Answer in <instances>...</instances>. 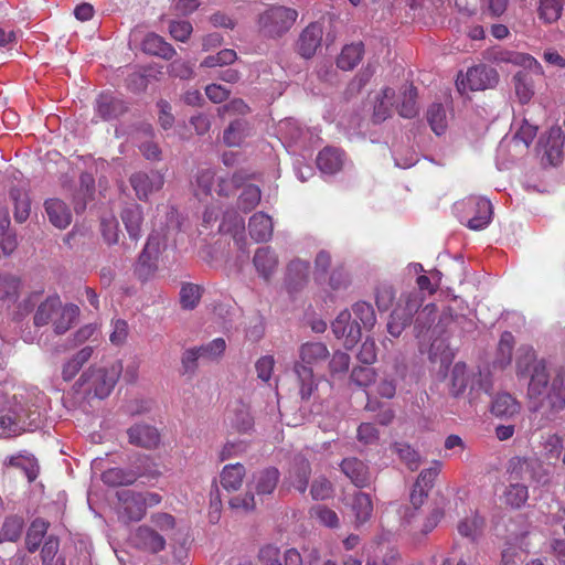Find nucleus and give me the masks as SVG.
I'll return each instance as SVG.
<instances>
[{"label": "nucleus", "instance_id": "9d476101", "mask_svg": "<svg viewBox=\"0 0 565 565\" xmlns=\"http://www.w3.org/2000/svg\"><path fill=\"white\" fill-rule=\"evenodd\" d=\"M164 248L163 239L157 232L151 233L136 264V274L142 280L150 279L158 270V262Z\"/></svg>", "mask_w": 565, "mask_h": 565}, {"label": "nucleus", "instance_id": "3c124183", "mask_svg": "<svg viewBox=\"0 0 565 565\" xmlns=\"http://www.w3.org/2000/svg\"><path fill=\"white\" fill-rule=\"evenodd\" d=\"M427 121L431 130L440 136L447 128L446 109L441 104H433L427 110Z\"/></svg>", "mask_w": 565, "mask_h": 565}, {"label": "nucleus", "instance_id": "e433bc0d", "mask_svg": "<svg viewBox=\"0 0 565 565\" xmlns=\"http://www.w3.org/2000/svg\"><path fill=\"white\" fill-rule=\"evenodd\" d=\"M529 499L527 486L519 481H510L503 492V500L512 509L522 508Z\"/></svg>", "mask_w": 565, "mask_h": 565}, {"label": "nucleus", "instance_id": "a878e982", "mask_svg": "<svg viewBox=\"0 0 565 565\" xmlns=\"http://www.w3.org/2000/svg\"><path fill=\"white\" fill-rule=\"evenodd\" d=\"M45 211L54 226L66 228L71 224L72 213L63 201L58 199L47 200L45 202Z\"/></svg>", "mask_w": 565, "mask_h": 565}, {"label": "nucleus", "instance_id": "338daca9", "mask_svg": "<svg viewBox=\"0 0 565 565\" xmlns=\"http://www.w3.org/2000/svg\"><path fill=\"white\" fill-rule=\"evenodd\" d=\"M331 265V255L327 250H320L315 258L313 276L317 281L326 280Z\"/></svg>", "mask_w": 565, "mask_h": 565}, {"label": "nucleus", "instance_id": "79ce46f5", "mask_svg": "<svg viewBox=\"0 0 565 565\" xmlns=\"http://www.w3.org/2000/svg\"><path fill=\"white\" fill-rule=\"evenodd\" d=\"M475 206L476 215L468 221L467 225L469 228L478 231L482 230L490 223L492 216V204L489 200L476 199Z\"/></svg>", "mask_w": 565, "mask_h": 565}, {"label": "nucleus", "instance_id": "603ef678", "mask_svg": "<svg viewBox=\"0 0 565 565\" xmlns=\"http://www.w3.org/2000/svg\"><path fill=\"white\" fill-rule=\"evenodd\" d=\"M102 479L108 486L118 487L131 484L137 479V475L121 468H110L104 471Z\"/></svg>", "mask_w": 565, "mask_h": 565}, {"label": "nucleus", "instance_id": "f03ea898", "mask_svg": "<svg viewBox=\"0 0 565 565\" xmlns=\"http://www.w3.org/2000/svg\"><path fill=\"white\" fill-rule=\"evenodd\" d=\"M436 306L430 303L425 306L415 320V334L420 342L431 341L428 356L431 362L439 361L441 365L450 363L454 354L446 344L447 328L452 322L451 310L444 311L438 321Z\"/></svg>", "mask_w": 565, "mask_h": 565}, {"label": "nucleus", "instance_id": "f8f14e48", "mask_svg": "<svg viewBox=\"0 0 565 565\" xmlns=\"http://www.w3.org/2000/svg\"><path fill=\"white\" fill-rule=\"evenodd\" d=\"M130 184L139 200H147L149 195L163 186L164 175L157 170L150 172L139 171L130 177Z\"/></svg>", "mask_w": 565, "mask_h": 565}, {"label": "nucleus", "instance_id": "1a4fd4ad", "mask_svg": "<svg viewBox=\"0 0 565 565\" xmlns=\"http://www.w3.org/2000/svg\"><path fill=\"white\" fill-rule=\"evenodd\" d=\"M298 13L285 6H271L258 14L256 25L260 34L277 38L286 33L296 22Z\"/></svg>", "mask_w": 565, "mask_h": 565}, {"label": "nucleus", "instance_id": "ea45409f", "mask_svg": "<svg viewBox=\"0 0 565 565\" xmlns=\"http://www.w3.org/2000/svg\"><path fill=\"white\" fill-rule=\"evenodd\" d=\"M79 315V308L75 305H60V309L53 320L54 331L57 334H63L76 321Z\"/></svg>", "mask_w": 565, "mask_h": 565}, {"label": "nucleus", "instance_id": "f704fd0d", "mask_svg": "<svg viewBox=\"0 0 565 565\" xmlns=\"http://www.w3.org/2000/svg\"><path fill=\"white\" fill-rule=\"evenodd\" d=\"M417 88L412 84L405 85L401 92V102L397 104V111L404 118H414L418 114Z\"/></svg>", "mask_w": 565, "mask_h": 565}, {"label": "nucleus", "instance_id": "2f4dec72", "mask_svg": "<svg viewBox=\"0 0 565 565\" xmlns=\"http://www.w3.org/2000/svg\"><path fill=\"white\" fill-rule=\"evenodd\" d=\"M222 227L225 232L232 235L234 244L243 254H245L246 231L244 220L227 213L224 217Z\"/></svg>", "mask_w": 565, "mask_h": 565}, {"label": "nucleus", "instance_id": "bb28decb", "mask_svg": "<svg viewBox=\"0 0 565 565\" xmlns=\"http://www.w3.org/2000/svg\"><path fill=\"white\" fill-rule=\"evenodd\" d=\"M279 470L275 467H268L254 476L255 492L258 497L269 495L276 489L279 481Z\"/></svg>", "mask_w": 565, "mask_h": 565}, {"label": "nucleus", "instance_id": "49530a36", "mask_svg": "<svg viewBox=\"0 0 565 565\" xmlns=\"http://www.w3.org/2000/svg\"><path fill=\"white\" fill-rule=\"evenodd\" d=\"M352 312L355 317L353 321L359 322L361 329L371 330L376 323V315L371 303L358 301L352 306Z\"/></svg>", "mask_w": 565, "mask_h": 565}, {"label": "nucleus", "instance_id": "aec40b11", "mask_svg": "<svg viewBox=\"0 0 565 565\" xmlns=\"http://www.w3.org/2000/svg\"><path fill=\"white\" fill-rule=\"evenodd\" d=\"M121 221L124 223L125 230L130 238L137 244L142 234V223H143V211L142 207L136 203L127 204L121 213Z\"/></svg>", "mask_w": 565, "mask_h": 565}, {"label": "nucleus", "instance_id": "39448f33", "mask_svg": "<svg viewBox=\"0 0 565 565\" xmlns=\"http://www.w3.org/2000/svg\"><path fill=\"white\" fill-rule=\"evenodd\" d=\"M298 356L299 360L295 362L294 371L299 381L301 398L308 399L317 388L312 367L326 362L330 352L322 342H305L298 349Z\"/></svg>", "mask_w": 565, "mask_h": 565}, {"label": "nucleus", "instance_id": "a211bd4d", "mask_svg": "<svg viewBox=\"0 0 565 565\" xmlns=\"http://www.w3.org/2000/svg\"><path fill=\"white\" fill-rule=\"evenodd\" d=\"M466 81L470 90H484L495 87L499 75L493 67L477 65L468 70Z\"/></svg>", "mask_w": 565, "mask_h": 565}, {"label": "nucleus", "instance_id": "0e129e2a", "mask_svg": "<svg viewBox=\"0 0 565 565\" xmlns=\"http://www.w3.org/2000/svg\"><path fill=\"white\" fill-rule=\"evenodd\" d=\"M236 60V52L230 49L222 50L215 55H209L206 56L203 62L202 66L205 67H216V66H223L232 64Z\"/></svg>", "mask_w": 565, "mask_h": 565}, {"label": "nucleus", "instance_id": "8fccbe9b", "mask_svg": "<svg viewBox=\"0 0 565 565\" xmlns=\"http://www.w3.org/2000/svg\"><path fill=\"white\" fill-rule=\"evenodd\" d=\"M226 341L223 338H215L207 343L198 345L202 360L218 362L226 350Z\"/></svg>", "mask_w": 565, "mask_h": 565}, {"label": "nucleus", "instance_id": "f3484780", "mask_svg": "<svg viewBox=\"0 0 565 565\" xmlns=\"http://www.w3.org/2000/svg\"><path fill=\"white\" fill-rule=\"evenodd\" d=\"M340 468L351 482L359 488L369 487L373 481L369 466L356 457L344 458Z\"/></svg>", "mask_w": 565, "mask_h": 565}, {"label": "nucleus", "instance_id": "ddd939ff", "mask_svg": "<svg viewBox=\"0 0 565 565\" xmlns=\"http://www.w3.org/2000/svg\"><path fill=\"white\" fill-rule=\"evenodd\" d=\"M119 500L118 513L124 521H139L146 513L141 493L124 489L117 492Z\"/></svg>", "mask_w": 565, "mask_h": 565}, {"label": "nucleus", "instance_id": "774afa93", "mask_svg": "<svg viewBox=\"0 0 565 565\" xmlns=\"http://www.w3.org/2000/svg\"><path fill=\"white\" fill-rule=\"evenodd\" d=\"M333 492L332 483L324 477L317 478L311 486L310 493L315 500H326Z\"/></svg>", "mask_w": 565, "mask_h": 565}, {"label": "nucleus", "instance_id": "0eeeda50", "mask_svg": "<svg viewBox=\"0 0 565 565\" xmlns=\"http://www.w3.org/2000/svg\"><path fill=\"white\" fill-rule=\"evenodd\" d=\"M469 386V403H476L482 394L489 395L492 383L488 374L481 372L470 374L467 365L457 362L450 373V394L455 397L461 396Z\"/></svg>", "mask_w": 565, "mask_h": 565}, {"label": "nucleus", "instance_id": "4c0bfd02", "mask_svg": "<svg viewBox=\"0 0 565 565\" xmlns=\"http://www.w3.org/2000/svg\"><path fill=\"white\" fill-rule=\"evenodd\" d=\"M61 300L57 296H50L38 307L34 315V324L36 327L46 326L53 320L60 309Z\"/></svg>", "mask_w": 565, "mask_h": 565}, {"label": "nucleus", "instance_id": "c756f323", "mask_svg": "<svg viewBox=\"0 0 565 565\" xmlns=\"http://www.w3.org/2000/svg\"><path fill=\"white\" fill-rule=\"evenodd\" d=\"M351 511L354 515V523L356 526L367 522L373 513V502L370 494L355 492L351 502Z\"/></svg>", "mask_w": 565, "mask_h": 565}, {"label": "nucleus", "instance_id": "f257e3e1", "mask_svg": "<svg viewBox=\"0 0 565 565\" xmlns=\"http://www.w3.org/2000/svg\"><path fill=\"white\" fill-rule=\"evenodd\" d=\"M46 405V395L35 387L20 390L11 398L0 394L1 434L12 436L39 428Z\"/></svg>", "mask_w": 565, "mask_h": 565}, {"label": "nucleus", "instance_id": "4468645a", "mask_svg": "<svg viewBox=\"0 0 565 565\" xmlns=\"http://www.w3.org/2000/svg\"><path fill=\"white\" fill-rule=\"evenodd\" d=\"M564 137L559 127H552L545 135L541 136L539 150L543 152V159L548 164L557 166L562 160Z\"/></svg>", "mask_w": 565, "mask_h": 565}, {"label": "nucleus", "instance_id": "a19ab883", "mask_svg": "<svg viewBox=\"0 0 565 565\" xmlns=\"http://www.w3.org/2000/svg\"><path fill=\"white\" fill-rule=\"evenodd\" d=\"M310 264L302 259H294L287 267V284L292 289H298L308 279Z\"/></svg>", "mask_w": 565, "mask_h": 565}, {"label": "nucleus", "instance_id": "a18cd8bd", "mask_svg": "<svg viewBox=\"0 0 565 565\" xmlns=\"http://www.w3.org/2000/svg\"><path fill=\"white\" fill-rule=\"evenodd\" d=\"M563 4L562 0H540L537 6L539 19L546 23L552 24L558 21L562 15Z\"/></svg>", "mask_w": 565, "mask_h": 565}, {"label": "nucleus", "instance_id": "de8ad7c7", "mask_svg": "<svg viewBox=\"0 0 565 565\" xmlns=\"http://www.w3.org/2000/svg\"><path fill=\"white\" fill-rule=\"evenodd\" d=\"M484 520L478 514L465 518L458 524V532L461 536L475 542L483 531Z\"/></svg>", "mask_w": 565, "mask_h": 565}, {"label": "nucleus", "instance_id": "c9c22d12", "mask_svg": "<svg viewBox=\"0 0 565 565\" xmlns=\"http://www.w3.org/2000/svg\"><path fill=\"white\" fill-rule=\"evenodd\" d=\"M395 98V90L391 87L382 89L381 95L376 98L373 121L375 124L383 122L392 115L393 100Z\"/></svg>", "mask_w": 565, "mask_h": 565}, {"label": "nucleus", "instance_id": "cd10ccee", "mask_svg": "<svg viewBox=\"0 0 565 565\" xmlns=\"http://www.w3.org/2000/svg\"><path fill=\"white\" fill-rule=\"evenodd\" d=\"M142 51L150 55H156L164 60H171L175 55V50L163 38L156 33H149L142 41Z\"/></svg>", "mask_w": 565, "mask_h": 565}, {"label": "nucleus", "instance_id": "5701e85b", "mask_svg": "<svg viewBox=\"0 0 565 565\" xmlns=\"http://www.w3.org/2000/svg\"><path fill=\"white\" fill-rule=\"evenodd\" d=\"M344 160L345 153L343 150L326 147L317 157V166L323 173L334 174L343 168Z\"/></svg>", "mask_w": 565, "mask_h": 565}, {"label": "nucleus", "instance_id": "4be33fe9", "mask_svg": "<svg viewBox=\"0 0 565 565\" xmlns=\"http://www.w3.org/2000/svg\"><path fill=\"white\" fill-rule=\"evenodd\" d=\"M253 263L258 275L269 280L278 267V256L269 246L259 247L255 252Z\"/></svg>", "mask_w": 565, "mask_h": 565}, {"label": "nucleus", "instance_id": "c85d7f7f", "mask_svg": "<svg viewBox=\"0 0 565 565\" xmlns=\"http://www.w3.org/2000/svg\"><path fill=\"white\" fill-rule=\"evenodd\" d=\"M94 348L86 345L76 352L72 358L65 361L62 365V377L64 381H72L82 366L92 358Z\"/></svg>", "mask_w": 565, "mask_h": 565}, {"label": "nucleus", "instance_id": "412c9836", "mask_svg": "<svg viewBox=\"0 0 565 565\" xmlns=\"http://www.w3.org/2000/svg\"><path fill=\"white\" fill-rule=\"evenodd\" d=\"M127 434L129 443L137 447L154 448L160 441L157 428L147 424L134 425L128 429Z\"/></svg>", "mask_w": 565, "mask_h": 565}, {"label": "nucleus", "instance_id": "b1692460", "mask_svg": "<svg viewBox=\"0 0 565 565\" xmlns=\"http://www.w3.org/2000/svg\"><path fill=\"white\" fill-rule=\"evenodd\" d=\"M541 366H546L543 360H537L532 348H521L516 358L518 379H530Z\"/></svg>", "mask_w": 565, "mask_h": 565}, {"label": "nucleus", "instance_id": "864d4df0", "mask_svg": "<svg viewBox=\"0 0 565 565\" xmlns=\"http://www.w3.org/2000/svg\"><path fill=\"white\" fill-rule=\"evenodd\" d=\"M46 531L47 523L44 520L35 519L31 523L25 537V544L29 552L33 553L38 550Z\"/></svg>", "mask_w": 565, "mask_h": 565}, {"label": "nucleus", "instance_id": "c03bdc74", "mask_svg": "<svg viewBox=\"0 0 565 565\" xmlns=\"http://www.w3.org/2000/svg\"><path fill=\"white\" fill-rule=\"evenodd\" d=\"M245 138L246 121L244 118L233 120L223 134V141L227 147H241Z\"/></svg>", "mask_w": 565, "mask_h": 565}, {"label": "nucleus", "instance_id": "37998d69", "mask_svg": "<svg viewBox=\"0 0 565 565\" xmlns=\"http://www.w3.org/2000/svg\"><path fill=\"white\" fill-rule=\"evenodd\" d=\"M363 55V44L354 43L350 45H345L339 57L337 58V65L339 68L343 71L353 70L359 62L361 61Z\"/></svg>", "mask_w": 565, "mask_h": 565}, {"label": "nucleus", "instance_id": "473e14b6", "mask_svg": "<svg viewBox=\"0 0 565 565\" xmlns=\"http://www.w3.org/2000/svg\"><path fill=\"white\" fill-rule=\"evenodd\" d=\"M125 110L124 103L108 94H102L96 102V111L105 120L116 118Z\"/></svg>", "mask_w": 565, "mask_h": 565}, {"label": "nucleus", "instance_id": "423d86ee", "mask_svg": "<svg viewBox=\"0 0 565 565\" xmlns=\"http://www.w3.org/2000/svg\"><path fill=\"white\" fill-rule=\"evenodd\" d=\"M501 61L523 66L513 76L515 94L522 104H526L534 95V76H542V65L531 55L514 52H503Z\"/></svg>", "mask_w": 565, "mask_h": 565}, {"label": "nucleus", "instance_id": "9b49d317", "mask_svg": "<svg viewBox=\"0 0 565 565\" xmlns=\"http://www.w3.org/2000/svg\"><path fill=\"white\" fill-rule=\"evenodd\" d=\"M349 310L341 311L331 323V329L335 338L344 339V347L351 349L361 339V326L356 321H352Z\"/></svg>", "mask_w": 565, "mask_h": 565}, {"label": "nucleus", "instance_id": "dca6fc26", "mask_svg": "<svg viewBox=\"0 0 565 565\" xmlns=\"http://www.w3.org/2000/svg\"><path fill=\"white\" fill-rule=\"evenodd\" d=\"M130 543L142 551L158 553L166 546L164 537L153 529L142 525L130 534Z\"/></svg>", "mask_w": 565, "mask_h": 565}, {"label": "nucleus", "instance_id": "5fc2aeb1", "mask_svg": "<svg viewBox=\"0 0 565 565\" xmlns=\"http://www.w3.org/2000/svg\"><path fill=\"white\" fill-rule=\"evenodd\" d=\"M514 347V337L511 332L504 331L501 334L499 345H498V356L495 360V364L500 367H505L511 363L512 360V351Z\"/></svg>", "mask_w": 565, "mask_h": 565}, {"label": "nucleus", "instance_id": "13d9d810", "mask_svg": "<svg viewBox=\"0 0 565 565\" xmlns=\"http://www.w3.org/2000/svg\"><path fill=\"white\" fill-rule=\"evenodd\" d=\"M202 296V289L199 285L184 282L180 290V303L183 309H194Z\"/></svg>", "mask_w": 565, "mask_h": 565}, {"label": "nucleus", "instance_id": "58836bf2", "mask_svg": "<svg viewBox=\"0 0 565 565\" xmlns=\"http://www.w3.org/2000/svg\"><path fill=\"white\" fill-rule=\"evenodd\" d=\"M226 422L238 433L247 430V407L242 401H235L228 405Z\"/></svg>", "mask_w": 565, "mask_h": 565}, {"label": "nucleus", "instance_id": "2eb2a0df", "mask_svg": "<svg viewBox=\"0 0 565 565\" xmlns=\"http://www.w3.org/2000/svg\"><path fill=\"white\" fill-rule=\"evenodd\" d=\"M257 557L260 565H302V557L296 548H288L281 553L271 544L263 546Z\"/></svg>", "mask_w": 565, "mask_h": 565}, {"label": "nucleus", "instance_id": "680f3d73", "mask_svg": "<svg viewBox=\"0 0 565 565\" xmlns=\"http://www.w3.org/2000/svg\"><path fill=\"white\" fill-rule=\"evenodd\" d=\"M311 475L310 463L306 459H300L294 467L292 486L301 493L307 489Z\"/></svg>", "mask_w": 565, "mask_h": 565}, {"label": "nucleus", "instance_id": "393cba45", "mask_svg": "<svg viewBox=\"0 0 565 565\" xmlns=\"http://www.w3.org/2000/svg\"><path fill=\"white\" fill-rule=\"evenodd\" d=\"M274 232L273 220L265 213H256L249 217V236L255 242H267Z\"/></svg>", "mask_w": 565, "mask_h": 565}, {"label": "nucleus", "instance_id": "09e8293b", "mask_svg": "<svg viewBox=\"0 0 565 565\" xmlns=\"http://www.w3.org/2000/svg\"><path fill=\"white\" fill-rule=\"evenodd\" d=\"M21 280L11 274H0V300L15 301L19 297Z\"/></svg>", "mask_w": 565, "mask_h": 565}, {"label": "nucleus", "instance_id": "6ab92c4d", "mask_svg": "<svg viewBox=\"0 0 565 565\" xmlns=\"http://www.w3.org/2000/svg\"><path fill=\"white\" fill-rule=\"evenodd\" d=\"M322 26L318 23H310L299 35L297 52L303 58H311L322 41Z\"/></svg>", "mask_w": 565, "mask_h": 565}, {"label": "nucleus", "instance_id": "7c9ffc66", "mask_svg": "<svg viewBox=\"0 0 565 565\" xmlns=\"http://www.w3.org/2000/svg\"><path fill=\"white\" fill-rule=\"evenodd\" d=\"M246 469L243 463L226 465L221 472V484L226 491H237L245 479Z\"/></svg>", "mask_w": 565, "mask_h": 565}, {"label": "nucleus", "instance_id": "7ed1b4c3", "mask_svg": "<svg viewBox=\"0 0 565 565\" xmlns=\"http://www.w3.org/2000/svg\"><path fill=\"white\" fill-rule=\"evenodd\" d=\"M529 409L550 416L565 406V373L558 372L550 381L546 366H541L530 377L527 385Z\"/></svg>", "mask_w": 565, "mask_h": 565}, {"label": "nucleus", "instance_id": "72a5a7b5", "mask_svg": "<svg viewBox=\"0 0 565 565\" xmlns=\"http://www.w3.org/2000/svg\"><path fill=\"white\" fill-rule=\"evenodd\" d=\"M520 411V404L509 393L498 394L491 404V412L497 417H512Z\"/></svg>", "mask_w": 565, "mask_h": 565}, {"label": "nucleus", "instance_id": "69168bd1", "mask_svg": "<svg viewBox=\"0 0 565 565\" xmlns=\"http://www.w3.org/2000/svg\"><path fill=\"white\" fill-rule=\"evenodd\" d=\"M440 470H441V462L438 460L433 461V465L429 468L424 469L419 473V476L415 482V486L424 488L429 491V489L433 488L434 480L436 479V477L438 476Z\"/></svg>", "mask_w": 565, "mask_h": 565}, {"label": "nucleus", "instance_id": "6e6552de", "mask_svg": "<svg viewBox=\"0 0 565 565\" xmlns=\"http://www.w3.org/2000/svg\"><path fill=\"white\" fill-rule=\"evenodd\" d=\"M509 481H527L536 486H546L550 482V471L543 461L535 457H512L507 466Z\"/></svg>", "mask_w": 565, "mask_h": 565}, {"label": "nucleus", "instance_id": "052dcab7", "mask_svg": "<svg viewBox=\"0 0 565 565\" xmlns=\"http://www.w3.org/2000/svg\"><path fill=\"white\" fill-rule=\"evenodd\" d=\"M23 529V520L19 516L7 518L0 531V542H15Z\"/></svg>", "mask_w": 565, "mask_h": 565}, {"label": "nucleus", "instance_id": "bf43d9fd", "mask_svg": "<svg viewBox=\"0 0 565 565\" xmlns=\"http://www.w3.org/2000/svg\"><path fill=\"white\" fill-rule=\"evenodd\" d=\"M10 196L14 203V218L17 222H24L30 214V200L28 194L20 189H12Z\"/></svg>", "mask_w": 565, "mask_h": 565}, {"label": "nucleus", "instance_id": "6e6d98bb", "mask_svg": "<svg viewBox=\"0 0 565 565\" xmlns=\"http://www.w3.org/2000/svg\"><path fill=\"white\" fill-rule=\"evenodd\" d=\"M392 449L399 459L412 470L415 471L420 466V457L408 444L395 443Z\"/></svg>", "mask_w": 565, "mask_h": 565}, {"label": "nucleus", "instance_id": "20e7f679", "mask_svg": "<svg viewBox=\"0 0 565 565\" xmlns=\"http://www.w3.org/2000/svg\"><path fill=\"white\" fill-rule=\"evenodd\" d=\"M122 373L121 361L115 360L104 365H93L75 383L78 393L87 397L105 398L114 390Z\"/></svg>", "mask_w": 565, "mask_h": 565}, {"label": "nucleus", "instance_id": "e2e57ef3", "mask_svg": "<svg viewBox=\"0 0 565 565\" xmlns=\"http://www.w3.org/2000/svg\"><path fill=\"white\" fill-rule=\"evenodd\" d=\"M199 360H202V356L198 347L184 350L181 355L182 374L193 375L198 370Z\"/></svg>", "mask_w": 565, "mask_h": 565}, {"label": "nucleus", "instance_id": "4d7b16f0", "mask_svg": "<svg viewBox=\"0 0 565 565\" xmlns=\"http://www.w3.org/2000/svg\"><path fill=\"white\" fill-rule=\"evenodd\" d=\"M100 233L108 245H114L119 242L121 231L119 228V223L114 215H105L102 217Z\"/></svg>", "mask_w": 565, "mask_h": 565}]
</instances>
